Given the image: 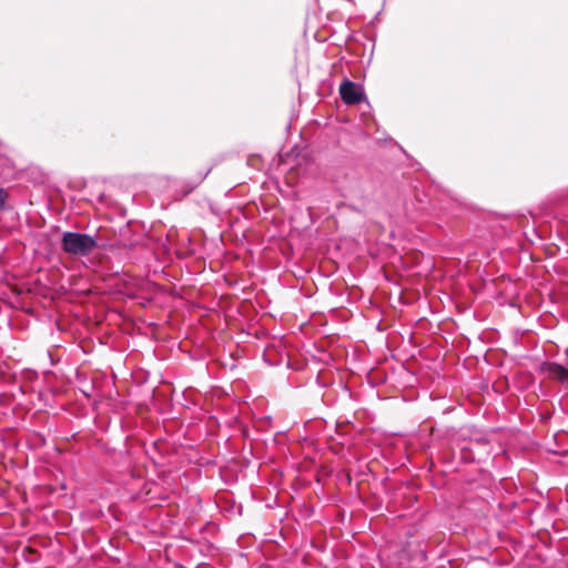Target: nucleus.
I'll list each match as a JSON object with an SVG mask.
<instances>
[{"mask_svg": "<svg viewBox=\"0 0 568 568\" xmlns=\"http://www.w3.org/2000/svg\"><path fill=\"white\" fill-rule=\"evenodd\" d=\"M540 372L546 374L550 379L568 385V369L560 364L545 362L540 365Z\"/></svg>", "mask_w": 568, "mask_h": 568, "instance_id": "nucleus-3", "label": "nucleus"}, {"mask_svg": "<svg viewBox=\"0 0 568 568\" xmlns=\"http://www.w3.org/2000/svg\"><path fill=\"white\" fill-rule=\"evenodd\" d=\"M7 196V192L3 189H0V207L4 205Z\"/></svg>", "mask_w": 568, "mask_h": 568, "instance_id": "nucleus-4", "label": "nucleus"}, {"mask_svg": "<svg viewBox=\"0 0 568 568\" xmlns=\"http://www.w3.org/2000/svg\"><path fill=\"white\" fill-rule=\"evenodd\" d=\"M61 246L68 254L85 256L97 247V241L89 234L65 232L62 235Z\"/></svg>", "mask_w": 568, "mask_h": 568, "instance_id": "nucleus-1", "label": "nucleus"}, {"mask_svg": "<svg viewBox=\"0 0 568 568\" xmlns=\"http://www.w3.org/2000/svg\"><path fill=\"white\" fill-rule=\"evenodd\" d=\"M339 93L342 100L346 104H356L359 103L363 99V91L361 87L355 84L352 81L345 80L339 87Z\"/></svg>", "mask_w": 568, "mask_h": 568, "instance_id": "nucleus-2", "label": "nucleus"}]
</instances>
